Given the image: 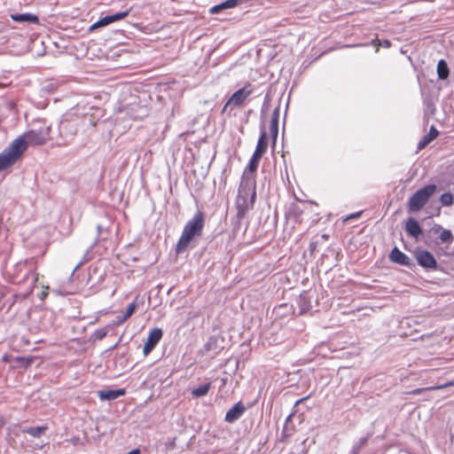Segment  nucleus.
<instances>
[{
	"instance_id": "nucleus-1",
	"label": "nucleus",
	"mask_w": 454,
	"mask_h": 454,
	"mask_svg": "<svg viewBox=\"0 0 454 454\" xmlns=\"http://www.w3.org/2000/svg\"><path fill=\"white\" fill-rule=\"evenodd\" d=\"M86 119V115L78 114L74 109H71L62 115L59 124V135L66 145L74 139Z\"/></svg>"
},
{
	"instance_id": "nucleus-2",
	"label": "nucleus",
	"mask_w": 454,
	"mask_h": 454,
	"mask_svg": "<svg viewBox=\"0 0 454 454\" xmlns=\"http://www.w3.org/2000/svg\"><path fill=\"white\" fill-rule=\"evenodd\" d=\"M205 216L201 210L193 215V217L185 224L182 235L178 240L176 250L178 253L186 249L190 242L200 235L204 227Z\"/></svg>"
},
{
	"instance_id": "nucleus-3",
	"label": "nucleus",
	"mask_w": 454,
	"mask_h": 454,
	"mask_svg": "<svg viewBox=\"0 0 454 454\" xmlns=\"http://www.w3.org/2000/svg\"><path fill=\"white\" fill-rule=\"evenodd\" d=\"M26 151L23 137H17L0 153V171L15 164Z\"/></svg>"
},
{
	"instance_id": "nucleus-4",
	"label": "nucleus",
	"mask_w": 454,
	"mask_h": 454,
	"mask_svg": "<svg viewBox=\"0 0 454 454\" xmlns=\"http://www.w3.org/2000/svg\"><path fill=\"white\" fill-rule=\"evenodd\" d=\"M51 126H43L39 129H31L19 137H23L26 143V149L30 145H42L50 140Z\"/></svg>"
},
{
	"instance_id": "nucleus-5",
	"label": "nucleus",
	"mask_w": 454,
	"mask_h": 454,
	"mask_svg": "<svg viewBox=\"0 0 454 454\" xmlns=\"http://www.w3.org/2000/svg\"><path fill=\"white\" fill-rule=\"evenodd\" d=\"M256 182L253 175L243 173L238 191L237 199H255Z\"/></svg>"
},
{
	"instance_id": "nucleus-6",
	"label": "nucleus",
	"mask_w": 454,
	"mask_h": 454,
	"mask_svg": "<svg viewBox=\"0 0 454 454\" xmlns=\"http://www.w3.org/2000/svg\"><path fill=\"white\" fill-rule=\"evenodd\" d=\"M252 92L253 90L251 89L250 83H247L243 88L236 90L223 106L222 113H224L230 105H233L234 106H242L245 100L252 94Z\"/></svg>"
},
{
	"instance_id": "nucleus-7",
	"label": "nucleus",
	"mask_w": 454,
	"mask_h": 454,
	"mask_svg": "<svg viewBox=\"0 0 454 454\" xmlns=\"http://www.w3.org/2000/svg\"><path fill=\"white\" fill-rule=\"evenodd\" d=\"M161 338L162 330L160 328H154L150 331L143 348L144 355L147 356L156 347Z\"/></svg>"
},
{
	"instance_id": "nucleus-8",
	"label": "nucleus",
	"mask_w": 454,
	"mask_h": 454,
	"mask_svg": "<svg viewBox=\"0 0 454 454\" xmlns=\"http://www.w3.org/2000/svg\"><path fill=\"white\" fill-rule=\"evenodd\" d=\"M416 259L419 265L425 268L434 269L436 261L433 254L426 250H418L415 253Z\"/></svg>"
},
{
	"instance_id": "nucleus-9",
	"label": "nucleus",
	"mask_w": 454,
	"mask_h": 454,
	"mask_svg": "<svg viewBox=\"0 0 454 454\" xmlns=\"http://www.w3.org/2000/svg\"><path fill=\"white\" fill-rule=\"evenodd\" d=\"M404 230L407 234L416 239L422 234V229L418 221L412 217H409L404 225Z\"/></svg>"
},
{
	"instance_id": "nucleus-10",
	"label": "nucleus",
	"mask_w": 454,
	"mask_h": 454,
	"mask_svg": "<svg viewBox=\"0 0 454 454\" xmlns=\"http://www.w3.org/2000/svg\"><path fill=\"white\" fill-rule=\"evenodd\" d=\"M245 411V406L240 402L237 403L232 408H231L226 412L225 421L229 423H233L243 415Z\"/></svg>"
},
{
	"instance_id": "nucleus-11",
	"label": "nucleus",
	"mask_w": 454,
	"mask_h": 454,
	"mask_svg": "<svg viewBox=\"0 0 454 454\" xmlns=\"http://www.w3.org/2000/svg\"><path fill=\"white\" fill-rule=\"evenodd\" d=\"M436 185L434 184H427L424 187L419 189L409 199H430V197L436 191Z\"/></svg>"
},
{
	"instance_id": "nucleus-12",
	"label": "nucleus",
	"mask_w": 454,
	"mask_h": 454,
	"mask_svg": "<svg viewBox=\"0 0 454 454\" xmlns=\"http://www.w3.org/2000/svg\"><path fill=\"white\" fill-rule=\"evenodd\" d=\"M240 3H242V0H225L219 4L212 6L209 10V12L211 14H217L223 10L234 8Z\"/></svg>"
},
{
	"instance_id": "nucleus-13",
	"label": "nucleus",
	"mask_w": 454,
	"mask_h": 454,
	"mask_svg": "<svg viewBox=\"0 0 454 454\" xmlns=\"http://www.w3.org/2000/svg\"><path fill=\"white\" fill-rule=\"evenodd\" d=\"M124 394L125 390L123 388L108 389L99 391L98 396L102 401H112L117 399L118 397L123 395Z\"/></svg>"
},
{
	"instance_id": "nucleus-14",
	"label": "nucleus",
	"mask_w": 454,
	"mask_h": 454,
	"mask_svg": "<svg viewBox=\"0 0 454 454\" xmlns=\"http://www.w3.org/2000/svg\"><path fill=\"white\" fill-rule=\"evenodd\" d=\"M268 148V135L264 129H261L260 137L254 153L263 156Z\"/></svg>"
},
{
	"instance_id": "nucleus-15",
	"label": "nucleus",
	"mask_w": 454,
	"mask_h": 454,
	"mask_svg": "<svg viewBox=\"0 0 454 454\" xmlns=\"http://www.w3.org/2000/svg\"><path fill=\"white\" fill-rule=\"evenodd\" d=\"M11 18L16 22H26L29 24L39 23V18L32 13H15L12 14Z\"/></svg>"
},
{
	"instance_id": "nucleus-16",
	"label": "nucleus",
	"mask_w": 454,
	"mask_h": 454,
	"mask_svg": "<svg viewBox=\"0 0 454 454\" xmlns=\"http://www.w3.org/2000/svg\"><path fill=\"white\" fill-rule=\"evenodd\" d=\"M389 258L392 262L399 263L401 265H408L410 262L409 257L400 251L397 247H394L389 254Z\"/></svg>"
},
{
	"instance_id": "nucleus-17",
	"label": "nucleus",
	"mask_w": 454,
	"mask_h": 454,
	"mask_svg": "<svg viewBox=\"0 0 454 454\" xmlns=\"http://www.w3.org/2000/svg\"><path fill=\"white\" fill-rule=\"evenodd\" d=\"M278 120H279V106H278L272 114L270 119V129L271 133V137L273 141L277 139L278 134Z\"/></svg>"
},
{
	"instance_id": "nucleus-18",
	"label": "nucleus",
	"mask_w": 454,
	"mask_h": 454,
	"mask_svg": "<svg viewBox=\"0 0 454 454\" xmlns=\"http://www.w3.org/2000/svg\"><path fill=\"white\" fill-rule=\"evenodd\" d=\"M297 305L300 309L299 314H304L308 312L311 308V301L306 292L300 294L297 299Z\"/></svg>"
},
{
	"instance_id": "nucleus-19",
	"label": "nucleus",
	"mask_w": 454,
	"mask_h": 454,
	"mask_svg": "<svg viewBox=\"0 0 454 454\" xmlns=\"http://www.w3.org/2000/svg\"><path fill=\"white\" fill-rule=\"evenodd\" d=\"M439 135V131L434 126H431L429 132L418 144V150H422Z\"/></svg>"
},
{
	"instance_id": "nucleus-20",
	"label": "nucleus",
	"mask_w": 454,
	"mask_h": 454,
	"mask_svg": "<svg viewBox=\"0 0 454 454\" xmlns=\"http://www.w3.org/2000/svg\"><path fill=\"white\" fill-rule=\"evenodd\" d=\"M262 157V156L258 155L257 153H253L244 173L254 176V173L257 170V168L259 166V162H260Z\"/></svg>"
},
{
	"instance_id": "nucleus-21",
	"label": "nucleus",
	"mask_w": 454,
	"mask_h": 454,
	"mask_svg": "<svg viewBox=\"0 0 454 454\" xmlns=\"http://www.w3.org/2000/svg\"><path fill=\"white\" fill-rule=\"evenodd\" d=\"M450 73L449 67L447 62L443 59L438 61L437 64V74L438 78L441 80H445L448 78Z\"/></svg>"
},
{
	"instance_id": "nucleus-22",
	"label": "nucleus",
	"mask_w": 454,
	"mask_h": 454,
	"mask_svg": "<svg viewBox=\"0 0 454 454\" xmlns=\"http://www.w3.org/2000/svg\"><path fill=\"white\" fill-rule=\"evenodd\" d=\"M211 388V382L204 383L198 387H195L192 390V395L193 397H202L207 395L209 389Z\"/></svg>"
},
{
	"instance_id": "nucleus-23",
	"label": "nucleus",
	"mask_w": 454,
	"mask_h": 454,
	"mask_svg": "<svg viewBox=\"0 0 454 454\" xmlns=\"http://www.w3.org/2000/svg\"><path fill=\"white\" fill-rule=\"evenodd\" d=\"M129 12H130V9H127L122 12H118L114 14L106 15V19L110 25L111 23H114V22H116V21L125 19L126 17L129 16Z\"/></svg>"
},
{
	"instance_id": "nucleus-24",
	"label": "nucleus",
	"mask_w": 454,
	"mask_h": 454,
	"mask_svg": "<svg viewBox=\"0 0 454 454\" xmlns=\"http://www.w3.org/2000/svg\"><path fill=\"white\" fill-rule=\"evenodd\" d=\"M47 429V427L41 426V427H29L24 428L22 431L23 433H27L34 437H39L42 434H43Z\"/></svg>"
},
{
	"instance_id": "nucleus-25",
	"label": "nucleus",
	"mask_w": 454,
	"mask_h": 454,
	"mask_svg": "<svg viewBox=\"0 0 454 454\" xmlns=\"http://www.w3.org/2000/svg\"><path fill=\"white\" fill-rule=\"evenodd\" d=\"M253 203H254V200H242V204L241 203H238L237 205V207H238V215L239 217H242L245 214H246V211L253 207Z\"/></svg>"
},
{
	"instance_id": "nucleus-26",
	"label": "nucleus",
	"mask_w": 454,
	"mask_h": 454,
	"mask_svg": "<svg viewBox=\"0 0 454 454\" xmlns=\"http://www.w3.org/2000/svg\"><path fill=\"white\" fill-rule=\"evenodd\" d=\"M428 200H410L409 209L411 212H417L423 208Z\"/></svg>"
},
{
	"instance_id": "nucleus-27",
	"label": "nucleus",
	"mask_w": 454,
	"mask_h": 454,
	"mask_svg": "<svg viewBox=\"0 0 454 454\" xmlns=\"http://www.w3.org/2000/svg\"><path fill=\"white\" fill-rule=\"evenodd\" d=\"M109 23H108V20L106 19V16L105 17H102L100 18L98 21H96L95 23H93L90 27H89V31L90 32H92L99 27H106L108 26Z\"/></svg>"
},
{
	"instance_id": "nucleus-28",
	"label": "nucleus",
	"mask_w": 454,
	"mask_h": 454,
	"mask_svg": "<svg viewBox=\"0 0 454 454\" xmlns=\"http://www.w3.org/2000/svg\"><path fill=\"white\" fill-rule=\"evenodd\" d=\"M440 239L442 243L450 244L453 241V236L450 231L443 230L440 234Z\"/></svg>"
},
{
	"instance_id": "nucleus-29",
	"label": "nucleus",
	"mask_w": 454,
	"mask_h": 454,
	"mask_svg": "<svg viewBox=\"0 0 454 454\" xmlns=\"http://www.w3.org/2000/svg\"><path fill=\"white\" fill-rule=\"evenodd\" d=\"M56 90V85L53 82H48L42 86L41 91L43 93H53Z\"/></svg>"
},
{
	"instance_id": "nucleus-30",
	"label": "nucleus",
	"mask_w": 454,
	"mask_h": 454,
	"mask_svg": "<svg viewBox=\"0 0 454 454\" xmlns=\"http://www.w3.org/2000/svg\"><path fill=\"white\" fill-rule=\"evenodd\" d=\"M362 213H363V211H357L356 213L350 214V215L343 217L342 222L343 223H347V222H348L350 220L357 219V218H359L361 216Z\"/></svg>"
},
{
	"instance_id": "nucleus-31",
	"label": "nucleus",
	"mask_w": 454,
	"mask_h": 454,
	"mask_svg": "<svg viewBox=\"0 0 454 454\" xmlns=\"http://www.w3.org/2000/svg\"><path fill=\"white\" fill-rule=\"evenodd\" d=\"M136 309H137V305H136V303H135V302H131V303L128 306V308H127V309H126V312H125V313H126V315H127V316H129V317H131V316L133 315V313L135 312Z\"/></svg>"
},
{
	"instance_id": "nucleus-32",
	"label": "nucleus",
	"mask_w": 454,
	"mask_h": 454,
	"mask_svg": "<svg viewBox=\"0 0 454 454\" xmlns=\"http://www.w3.org/2000/svg\"><path fill=\"white\" fill-rule=\"evenodd\" d=\"M452 386H454V381H449V382H447L445 384H442V385H438V386L431 387V388H434V390H436V389L446 388V387H452Z\"/></svg>"
},
{
	"instance_id": "nucleus-33",
	"label": "nucleus",
	"mask_w": 454,
	"mask_h": 454,
	"mask_svg": "<svg viewBox=\"0 0 454 454\" xmlns=\"http://www.w3.org/2000/svg\"><path fill=\"white\" fill-rule=\"evenodd\" d=\"M439 214H440V207L437 206V207H432L431 211L427 212V215L426 217L438 215Z\"/></svg>"
},
{
	"instance_id": "nucleus-34",
	"label": "nucleus",
	"mask_w": 454,
	"mask_h": 454,
	"mask_svg": "<svg viewBox=\"0 0 454 454\" xmlns=\"http://www.w3.org/2000/svg\"><path fill=\"white\" fill-rule=\"evenodd\" d=\"M427 390H434V388H431V387H423V388H416V389L412 390L411 392V394H412V395H419V394H421V393H423L425 391H427Z\"/></svg>"
},
{
	"instance_id": "nucleus-35",
	"label": "nucleus",
	"mask_w": 454,
	"mask_h": 454,
	"mask_svg": "<svg viewBox=\"0 0 454 454\" xmlns=\"http://www.w3.org/2000/svg\"><path fill=\"white\" fill-rule=\"evenodd\" d=\"M176 446V438H173L169 442H166V448L168 450H173Z\"/></svg>"
},
{
	"instance_id": "nucleus-36",
	"label": "nucleus",
	"mask_w": 454,
	"mask_h": 454,
	"mask_svg": "<svg viewBox=\"0 0 454 454\" xmlns=\"http://www.w3.org/2000/svg\"><path fill=\"white\" fill-rule=\"evenodd\" d=\"M379 44L384 48H389L391 46V42L389 40H378Z\"/></svg>"
},
{
	"instance_id": "nucleus-37",
	"label": "nucleus",
	"mask_w": 454,
	"mask_h": 454,
	"mask_svg": "<svg viewBox=\"0 0 454 454\" xmlns=\"http://www.w3.org/2000/svg\"><path fill=\"white\" fill-rule=\"evenodd\" d=\"M52 292L59 295H67L70 294V292L63 291L61 289H52Z\"/></svg>"
},
{
	"instance_id": "nucleus-38",
	"label": "nucleus",
	"mask_w": 454,
	"mask_h": 454,
	"mask_svg": "<svg viewBox=\"0 0 454 454\" xmlns=\"http://www.w3.org/2000/svg\"><path fill=\"white\" fill-rule=\"evenodd\" d=\"M439 199H454L452 193L450 192H444L442 193Z\"/></svg>"
},
{
	"instance_id": "nucleus-39",
	"label": "nucleus",
	"mask_w": 454,
	"mask_h": 454,
	"mask_svg": "<svg viewBox=\"0 0 454 454\" xmlns=\"http://www.w3.org/2000/svg\"><path fill=\"white\" fill-rule=\"evenodd\" d=\"M441 201H442V205L445 206V207L451 206L453 203V200H441Z\"/></svg>"
},
{
	"instance_id": "nucleus-40",
	"label": "nucleus",
	"mask_w": 454,
	"mask_h": 454,
	"mask_svg": "<svg viewBox=\"0 0 454 454\" xmlns=\"http://www.w3.org/2000/svg\"><path fill=\"white\" fill-rule=\"evenodd\" d=\"M47 294H48V293H47V291H46V290H45V291H43V292L39 294V298H40L41 300H44V299L47 297Z\"/></svg>"
},
{
	"instance_id": "nucleus-41",
	"label": "nucleus",
	"mask_w": 454,
	"mask_h": 454,
	"mask_svg": "<svg viewBox=\"0 0 454 454\" xmlns=\"http://www.w3.org/2000/svg\"><path fill=\"white\" fill-rule=\"evenodd\" d=\"M125 320H122V316L121 317H117V319H116V325H121L124 322Z\"/></svg>"
},
{
	"instance_id": "nucleus-42",
	"label": "nucleus",
	"mask_w": 454,
	"mask_h": 454,
	"mask_svg": "<svg viewBox=\"0 0 454 454\" xmlns=\"http://www.w3.org/2000/svg\"><path fill=\"white\" fill-rule=\"evenodd\" d=\"M37 280H38V274H35L34 275V280H33L34 285L36 283Z\"/></svg>"
},
{
	"instance_id": "nucleus-43",
	"label": "nucleus",
	"mask_w": 454,
	"mask_h": 454,
	"mask_svg": "<svg viewBox=\"0 0 454 454\" xmlns=\"http://www.w3.org/2000/svg\"><path fill=\"white\" fill-rule=\"evenodd\" d=\"M305 399H307V397H304V398H301V399H299V400L295 403V404L297 405V404H299V403H302Z\"/></svg>"
},
{
	"instance_id": "nucleus-44",
	"label": "nucleus",
	"mask_w": 454,
	"mask_h": 454,
	"mask_svg": "<svg viewBox=\"0 0 454 454\" xmlns=\"http://www.w3.org/2000/svg\"><path fill=\"white\" fill-rule=\"evenodd\" d=\"M367 439L366 438H363L360 440V445H364L365 442H366Z\"/></svg>"
},
{
	"instance_id": "nucleus-45",
	"label": "nucleus",
	"mask_w": 454,
	"mask_h": 454,
	"mask_svg": "<svg viewBox=\"0 0 454 454\" xmlns=\"http://www.w3.org/2000/svg\"><path fill=\"white\" fill-rule=\"evenodd\" d=\"M129 317L126 315V313H124V315L122 316V320H127Z\"/></svg>"
}]
</instances>
